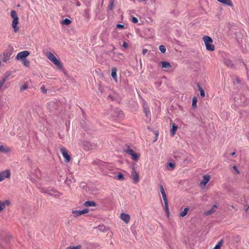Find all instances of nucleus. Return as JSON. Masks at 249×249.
<instances>
[{"instance_id":"aec40b11","label":"nucleus","mask_w":249,"mask_h":249,"mask_svg":"<svg viewBox=\"0 0 249 249\" xmlns=\"http://www.w3.org/2000/svg\"><path fill=\"white\" fill-rule=\"evenodd\" d=\"M84 206L85 207H95L97 206V204L93 201H86L84 203Z\"/></svg>"},{"instance_id":"4c0bfd02","label":"nucleus","mask_w":249,"mask_h":249,"mask_svg":"<svg viewBox=\"0 0 249 249\" xmlns=\"http://www.w3.org/2000/svg\"><path fill=\"white\" fill-rule=\"evenodd\" d=\"M167 167L170 168L171 170H173L175 167V164L173 162H168L167 163Z\"/></svg>"},{"instance_id":"2f4dec72","label":"nucleus","mask_w":249,"mask_h":249,"mask_svg":"<svg viewBox=\"0 0 249 249\" xmlns=\"http://www.w3.org/2000/svg\"><path fill=\"white\" fill-rule=\"evenodd\" d=\"M223 243V240H221L215 246L213 249H220Z\"/></svg>"},{"instance_id":"f3484780","label":"nucleus","mask_w":249,"mask_h":249,"mask_svg":"<svg viewBox=\"0 0 249 249\" xmlns=\"http://www.w3.org/2000/svg\"><path fill=\"white\" fill-rule=\"evenodd\" d=\"M178 128V126L176 125L175 124L173 123L172 124V127L170 129V133L171 136H174L176 134L177 130Z\"/></svg>"},{"instance_id":"c756f323","label":"nucleus","mask_w":249,"mask_h":249,"mask_svg":"<svg viewBox=\"0 0 249 249\" xmlns=\"http://www.w3.org/2000/svg\"><path fill=\"white\" fill-rule=\"evenodd\" d=\"M132 159L133 160L135 161H138L140 158V155L135 152L132 156H131Z\"/></svg>"},{"instance_id":"ea45409f","label":"nucleus","mask_w":249,"mask_h":249,"mask_svg":"<svg viewBox=\"0 0 249 249\" xmlns=\"http://www.w3.org/2000/svg\"><path fill=\"white\" fill-rule=\"evenodd\" d=\"M69 249H81L82 247L80 245L76 246H69L68 247Z\"/></svg>"},{"instance_id":"e2e57ef3","label":"nucleus","mask_w":249,"mask_h":249,"mask_svg":"<svg viewBox=\"0 0 249 249\" xmlns=\"http://www.w3.org/2000/svg\"><path fill=\"white\" fill-rule=\"evenodd\" d=\"M217 207L216 205H214L212 208H213L214 209V208H217Z\"/></svg>"},{"instance_id":"f257e3e1","label":"nucleus","mask_w":249,"mask_h":249,"mask_svg":"<svg viewBox=\"0 0 249 249\" xmlns=\"http://www.w3.org/2000/svg\"><path fill=\"white\" fill-rule=\"evenodd\" d=\"M47 58L51 61L55 65L57 66V68L60 70H63V66L60 61L58 59L54 54L51 52H49L47 54Z\"/></svg>"},{"instance_id":"dca6fc26","label":"nucleus","mask_w":249,"mask_h":249,"mask_svg":"<svg viewBox=\"0 0 249 249\" xmlns=\"http://www.w3.org/2000/svg\"><path fill=\"white\" fill-rule=\"evenodd\" d=\"M218 2L225 5L233 7V5L231 0H217Z\"/></svg>"},{"instance_id":"603ef678","label":"nucleus","mask_w":249,"mask_h":249,"mask_svg":"<svg viewBox=\"0 0 249 249\" xmlns=\"http://www.w3.org/2000/svg\"><path fill=\"white\" fill-rule=\"evenodd\" d=\"M50 191V189H44L42 190V193L48 195L49 191Z\"/></svg>"},{"instance_id":"49530a36","label":"nucleus","mask_w":249,"mask_h":249,"mask_svg":"<svg viewBox=\"0 0 249 249\" xmlns=\"http://www.w3.org/2000/svg\"><path fill=\"white\" fill-rule=\"evenodd\" d=\"M5 208L3 203L0 200V212L2 211Z\"/></svg>"},{"instance_id":"052dcab7","label":"nucleus","mask_w":249,"mask_h":249,"mask_svg":"<svg viewBox=\"0 0 249 249\" xmlns=\"http://www.w3.org/2000/svg\"><path fill=\"white\" fill-rule=\"evenodd\" d=\"M236 153L235 152H233L231 153V155L232 156H233L235 155Z\"/></svg>"},{"instance_id":"680f3d73","label":"nucleus","mask_w":249,"mask_h":249,"mask_svg":"<svg viewBox=\"0 0 249 249\" xmlns=\"http://www.w3.org/2000/svg\"><path fill=\"white\" fill-rule=\"evenodd\" d=\"M236 80L237 83H240V80L238 78H236Z\"/></svg>"},{"instance_id":"79ce46f5","label":"nucleus","mask_w":249,"mask_h":249,"mask_svg":"<svg viewBox=\"0 0 249 249\" xmlns=\"http://www.w3.org/2000/svg\"><path fill=\"white\" fill-rule=\"evenodd\" d=\"M40 90L43 93L46 94L47 93V89H45V86L42 85L40 88Z\"/></svg>"},{"instance_id":"2eb2a0df","label":"nucleus","mask_w":249,"mask_h":249,"mask_svg":"<svg viewBox=\"0 0 249 249\" xmlns=\"http://www.w3.org/2000/svg\"><path fill=\"white\" fill-rule=\"evenodd\" d=\"M210 176L209 175H204L203 177V179L200 182V184L206 185L209 181Z\"/></svg>"},{"instance_id":"13d9d810","label":"nucleus","mask_w":249,"mask_h":249,"mask_svg":"<svg viewBox=\"0 0 249 249\" xmlns=\"http://www.w3.org/2000/svg\"><path fill=\"white\" fill-rule=\"evenodd\" d=\"M76 5H77V6H80V5H81V4H80V2H79V1H77L76 2Z\"/></svg>"},{"instance_id":"5fc2aeb1","label":"nucleus","mask_w":249,"mask_h":249,"mask_svg":"<svg viewBox=\"0 0 249 249\" xmlns=\"http://www.w3.org/2000/svg\"><path fill=\"white\" fill-rule=\"evenodd\" d=\"M65 182L66 184H67L68 185H69L70 183H71V180L70 179L67 178L65 180Z\"/></svg>"},{"instance_id":"6ab92c4d","label":"nucleus","mask_w":249,"mask_h":249,"mask_svg":"<svg viewBox=\"0 0 249 249\" xmlns=\"http://www.w3.org/2000/svg\"><path fill=\"white\" fill-rule=\"evenodd\" d=\"M0 174L2 176L3 178L4 179L5 178H9L10 176V171L9 170H6L0 173Z\"/></svg>"},{"instance_id":"1a4fd4ad","label":"nucleus","mask_w":249,"mask_h":249,"mask_svg":"<svg viewBox=\"0 0 249 249\" xmlns=\"http://www.w3.org/2000/svg\"><path fill=\"white\" fill-rule=\"evenodd\" d=\"M89 210L88 209H84L82 210H73L72 213L73 214L74 217H77L81 215L89 213Z\"/></svg>"},{"instance_id":"9d476101","label":"nucleus","mask_w":249,"mask_h":249,"mask_svg":"<svg viewBox=\"0 0 249 249\" xmlns=\"http://www.w3.org/2000/svg\"><path fill=\"white\" fill-rule=\"evenodd\" d=\"M223 62L228 67L231 69H233L234 68V64L232 62V61L229 58L224 57L223 59Z\"/></svg>"},{"instance_id":"a878e982","label":"nucleus","mask_w":249,"mask_h":249,"mask_svg":"<svg viewBox=\"0 0 249 249\" xmlns=\"http://www.w3.org/2000/svg\"><path fill=\"white\" fill-rule=\"evenodd\" d=\"M164 203V210H165V213H166L167 217H169V214H170V212H169V209L168 208V202H166V203Z\"/></svg>"},{"instance_id":"9b49d317","label":"nucleus","mask_w":249,"mask_h":249,"mask_svg":"<svg viewBox=\"0 0 249 249\" xmlns=\"http://www.w3.org/2000/svg\"><path fill=\"white\" fill-rule=\"evenodd\" d=\"M114 113L115 117H116L117 119H121L124 117L123 111L119 108H116L114 109Z\"/></svg>"},{"instance_id":"a18cd8bd","label":"nucleus","mask_w":249,"mask_h":249,"mask_svg":"<svg viewBox=\"0 0 249 249\" xmlns=\"http://www.w3.org/2000/svg\"><path fill=\"white\" fill-rule=\"evenodd\" d=\"M144 111L146 116L147 117L148 115V114L150 113V111H149V109L147 107H144Z\"/></svg>"},{"instance_id":"09e8293b","label":"nucleus","mask_w":249,"mask_h":249,"mask_svg":"<svg viewBox=\"0 0 249 249\" xmlns=\"http://www.w3.org/2000/svg\"><path fill=\"white\" fill-rule=\"evenodd\" d=\"M160 193H161V194H164V193H165V191H164L163 187V186L161 184L160 185Z\"/></svg>"},{"instance_id":"ddd939ff","label":"nucleus","mask_w":249,"mask_h":249,"mask_svg":"<svg viewBox=\"0 0 249 249\" xmlns=\"http://www.w3.org/2000/svg\"><path fill=\"white\" fill-rule=\"evenodd\" d=\"M117 68L116 67H113L111 69V75L113 79L116 82H117V81H118V78H117Z\"/></svg>"},{"instance_id":"69168bd1","label":"nucleus","mask_w":249,"mask_h":249,"mask_svg":"<svg viewBox=\"0 0 249 249\" xmlns=\"http://www.w3.org/2000/svg\"><path fill=\"white\" fill-rule=\"evenodd\" d=\"M20 6V4H18V6H18V7H19Z\"/></svg>"},{"instance_id":"f8f14e48","label":"nucleus","mask_w":249,"mask_h":249,"mask_svg":"<svg viewBox=\"0 0 249 249\" xmlns=\"http://www.w3.org/2000/svg\"><path fill=\"white\" fill-rule=\"evenodd\" d=\"M62 194L58 192L57 190L54 189H51L49 192L48 195L50 196H53L55 197H58L59 196Z\"/></svg>"},{"instance_id":"8fccbe9b","label":"nucleus","mask_w":249,"mask_h":249,"mask_svg":"<svg viewBox=\"0 0 249 249\" xmlns=\"http://www.w3.org/2000/svg\"><path fill=\"white\" fill-rule=\"evenodd\" d=\"M161 83V81H157L154 83L155 85L157 88H159L160 86Z\"/></svg>"},{"instance_id":"6e6552de","label":"nucleus","mask_w":249,"mask_h":249,"mask_svg":"<svg viewBox=\"0 0 249 249\" xmlns=\"http://www.w3.org/2000/svg\"><path fill=\"white\" fill-rule=\"evenodd\" d=\"M132 171L131 172V177L133 180L134 183H137L139 181V175L138 173L135 171L134 167L133 166L131 167Z\"/></svg>"},{"instance_id":"864d4df0","label":"nucleus","mask_w":249,"mask_h":249,"mask_svg":"<svg viewBox=\"0 0 249 249\" xmlns=\"http://www.w3.org/2000/svg\"><path fill=\"white\" fill-rule=\"evenodd\" d=\"M233 168V169L234 170V171L237 173V174H239V171L237 167L235 165H234L232 167Z\"/></svg>"},{"instance_id":"4468645a","label":"nucleus","mask_w":249,"mask_h":249,"mask_svg":"<svg viewBox=\"0 0 249 249\" xmlns=\"http://www.w3.org/2000/svg\"><path fill=\"white\" fill-rule=\"evenodd\" d=\"M121 218L126 223H127L130 220L129 215L125 213H122L121 214Z\"/></svg>"},{"instance_id":"0eeeda50","label":"nucleus","mask_w":249,"mask_h":249,"mask_svg":"<svg viewBox=\"0 0 249 249\" xmlns=\"http://www.w3.org/2000/svg\"><path fill=\"white\" fill-rule=\"evenodd\" d=\"M30 54V53L28 51H23L18 53L16 56L17 60H23L26 59V57Z\"/></svg>"},{"instance_id":"6e6d98bb","label":"nucleus","mask_w":249,"mask_h":249,"mask_svg":"<svg viewBox=\"0 0 249 249\" xmlns=\"http://www.w3.org/2000/svg\"><path fill=\"white\" fill-rule=\"evenodd\" d=\"M148 50L146 49H142V54L145 55L147 53Z\"/></svg>"},{"instance_id":"a19ab883","label":"nucleus","mask_w":249,"mask_h":249,"mask_svg":"<svg viewBox=\"0 0 249 249\" xmlns=\"http://www.w3.org/2000/svg\"><path fill=\"white\" fill-rule=\"evenodd\" d=\"M161 195H162V196L163 198L164 203L168 202V199H167V197L166 193H165L164 194H161Z\"/></svg>"},{"instance_id":"a211bd4d","label":"nucleus","mask_w":249,"mask_h":249,"mask_svg":"<svg viewBox=\"0 0 249 249\" xmlns=\"http://www.w3.org/2000/svg\"><path fill=\"white\" fill-rule=\"evenodd\" d=\"M118 96L117 93H114L113 94L108 95L107 98L112 101H117L118 99Z\"/></svg>"},{"instance_id":"b1692460","label":"nucleus","mask_w":249,"mask_h":249,"mask_svg":"<svg viewBox=\"0 0 249 249\" xmlns=\"http://www.w3.org/2000/svg\"><path fill=\"white\" fill-rule=\"evenodd\" d=\"M124 151L126 153L131 156H132L134 153H135V152L132 149H131L128 145H127L126 148L124 150Z\"/></svg>"},{"instance_id":"7ed1b4c3","label":"nucleus","mask_w":249,"mask_h":249,"mask_svg":"<svg viewBox=\"0 0 249 249\" xmlns=\"http://www.w3.org/2000/svg\"><path fill=\"white\" fill-rule=\"evenodd\" d=\"M11 17L13 19L12 24V27L14 29V32L17 33L19 30V27L18 26V24L19 23V18L15 10L11 11Z\"/></svg>"},{"instance_id":"4d7b16f0","label":"nucleus","mask_w":249,"mask_h":249,"mask_svg":"<svg viewBox=\"0 0 249 249\" xmlns=\"http://www.w3.org/2000/svg\"><path fill=\"white\" fill-rule=\"evenodd\" d=\"M243 65H244V66L246 67V70H247V74L248 75L249 72V71L248 69L247 68V66H246V65L245 64V63H244V62H243Z\"/></svg>"},{"instance_id":"473e14b6","label":"nucleus","mask_w":249,"mask_h":249,"mask_svg":"<svg viewBox=\"0 0 249 249\" xmlns=\"http://www.w3.org/2000/svg\"><path fill=\"white\" fill-rule=\"evenodd\" d=\"M240 238L238 235H234L232 236V241L235 243H238L240 241Z\"/></svg>"},{"instance_id":"bb28decb","label":"nucleus","mask_w":249,"mask_h":249,"mask_svg":"<svg viewBox=\"0 0 249 249\" xmlns=\"http://www.w3.org/2000/svg\"><path fill=\"white\" fill-rule=\"evenodd\" d=\"M71 21L69 18H66L62 20L61 23L63 25H68L71 24Z\"/></svg>"},{"instance_id":"412c9836","label":"nucleus","mask_w":249,"mask_h":249,"mask_svg":"<svg viewBox=\"0 0 249 249\" xmlns=\"http://www.w3.org/2000/svg\"><path fill=\"white\" fill-rule=\"evenodd\" d=\"M161 64L162 68L170 69L172 67V66L170 64V63L167 61H161Z\"/></svg>"},{"instance_id":"423d86ee","label":"nucleus","mask_w":249,"mask_h":249,"mask_svg":"<svg viewBox=\"0 0 249 249\" xmlns=\"http://www.w3.org/2000/svg\"><path fill=\"white\" fill-rule=\"evenodd\" d=\"M60 151L61 154H62L63 158L65 159V162H70L71 158L70 155L68 154V151L66 149V148H65L63 146L61 147L60 148Z\"/></svg>"},{"instance_id":"f704fd0d","label":"nucleus","mask_w":249,"mask_h":249,"mask_svg":"<svg viewBox=\"0 0 249 249\" xmlns=\"http://www.w3.org/2000/svg\"><path fill=\"white\" fill-rule=\"evenodd\" d=\"M196 103H197V99L196 97H194L192 100V107L195 108L196 107Z\"/></svg>"},{"instance_id":"c9c22d12","label":"nucleus","mask_w":249,"mask_h":249,"mask_svg":"<svg viewBox=\"0 0 249 249\" xmlns=\"http://www.w3.org/2000/svg\"><path fill=\"white\" fill-rule=\"evenodd\" d=\"M159 50L161 52V53H165L166 52V48L164 45H161L159 47Z\"/></svg>"},{"instance_id":"338daca9","label":"nucleus","mask_w":249,"mask_h":249,"mask_svg":"<svg viewBox=\"0 0 249 249\" xmlns=\"http://www.w3.org/2000/svg\"><path fill=\"white\" fill-rule=\"evenodd\" d=\"M249 208V206H248V208L246 209V211H247Z\"/></svg>"},{"instance_id":"774afa93","label":"nucleus","mask_w":249,"mask_h":249,"mask_svg":"<svg viewBox=\"0 0 249 249\" xmlns=\"http://www.w3.org/2000/svg\"><path fill=\"white\" fill-rule=\"evenodd\" d=\"M65 249H69L68 247H67Z\"/></svg>"},{"instance_id":"393cba45","label":"nucleus","mask_w":249,"mask_h":249,"mask_svg":"<svg viewBox=\"0 0 249 249\" xmlns=\"http://www.w3.org/2000/svg\"><path fill=\"white\" fill-rule=\"evenodd\" d=\"M197 87L198 88V89L199 91H200V94L201 97H204L205 96V91L202 89V88L201 87V86L199 85V84H197Z\"/></svg>"},{"instance_id":"20e7f679","label":"nucleus","mask_w":249,"mask_h":249,"mask_svg":"<svg viewBox=\"0 0 249 249\" xmlns=\"http://www.w3.org/2000/svg\"><path fill=\"white\" fill-rule=\"evenodd\" d=\"M14 49L11 45H8L7 49L3 53L2 61L4 62H7L10 58L11 55L13 53Z\"/></svg>"},{"instance_id":"39448f33","label":"nucleus","mask_w":249,"mask_h":249,"mask_svg":"<svg viewBox=\"0 0 249 249\" xmlns=\"http://www.w3.org/2000/svg\"><path fill=\"white\" fill-rule=\"evenodd\" d=\"M83 148L86 151H89L96 149L97 147V144L95 142H91L89 141H85L83 142Z\"/></svg>"},{"instance_id":"5701e85b","label":"nucleus","mask_w":249,"mask_h":249,"mask_svg":"<svg viewBox=\"0 0 249 249\" xmlns=\"http://www.w3.org/2000/svg\"><path fill=\"white\" fill-rule=\"evenodd\" d=\"M124 151L126 153L131 156H132L134 153H135V152L132 149H131L128 145H127L126 148L124 150Z\"/></svg>"},{"instance_id":"3c124183","label":"nucleus","mask_w":249,"mask_h":249,"mask_svg":"<svg viewBox=\"0 0 249 249\" xmlns=\"http://www.w3.org/2000/svg\"><path fill=\"white\" fill-rule=\"evenodd\" d=\"M128 47V44L127 43V42L125 41H124L123 42V47L124 48V49H127Z\"/></svg>"},{"instance_id":"72a5a7b5","label":"nucleus","mask_w":249,"mask_h":249,"mask_svg":"<svg viewBox=\"0 0 249 249\" xmlns=\"http://www.w3.org/2000/svg\"><path fill=\"white\" fill-rule=\"evenodd\" d=\"M114 1V0H110L109 5L108 6V9L110 11L112 10L113 9Z\"/></svg>"},{"instance_id":"c85d7f7f","label":"nucleus","mask_w":249,"mask_h":249,"mask_svg":"<svg viewBox=\"0 0 249 249\" xmlns=\"http://www.w3.org/2000/svg\"><path fill=\"white\" fill-rule=\"evenodd\" d=\"M188 211H189V208H184V210L180 213V214H179L180 216L181 217L185 216L187 214Z\"/></svg>"},{"instance_id":"4be33fe9","label":"nucleus","mask_w":249,"mask_h":249,"mask_svg":"<svg viewBox=\"0 0 249 249\" xmlns=\"http://www.w3.org/2000/svg\"><path fill=\"white\" fill-rule=\"evenodd\" d=\"M10 148L8 147H4L2 145H0V152L7 153L10 152Z\"/></svg>"},{"instance_id":"c03bdc74","label":"nucleus","mask_w":249,"mask_h":249,"mask_svg":"<svg viewBox=\"0 0 249 249\" xmlns=\"http://www.w3.org/2000/svg\"><path fill=\"white\" fill-rule=\"evenodd\" d=\"M2 203H3L4 207L5 206H9L10 204V201L9 200H6L4 201H2Z\"/></svg>"},{"instance_id":"bf43d9fd","label":"nucleus","mask_w":249,"mask_h":249,"mask_svg":"<svg viewBox=\"0 0 249 249\" xmlns=\"http://www.w3.org/2000/svg\"><path fill=\"white\" fill-rule=\"evenodd\" d=\"M3 180H4V179L3 178L2 176H1V175L0 174V182L2 181Z\"/></svg>"},{"instance_id":"58836bf2","label":"nucleus","mask_w":249,"mask_h":249,"mask_svg":"<svg viewBox=\"0 0 249 249\" xmlns=\"http://www.w3.org/2000/svg\"><path fill=\"white\" fill-rule=\"evenodd\" d=\"M28 89V85L27 83H24L23 85L21 86L20 87V90L21 91H23Z\"/></svg>"},{"instance_id":"f03ea898","label":"nucleus","mask_w":249,"mask_h":249,"mask_svg":"<svg viewBox=\"0 0 249 249\" xmlns=\"http://www.w3.org/2000/svg\"><path fill=\"white\" fill-rule=\"evenodd\" d=\"M203 40L204 42L206 49L207 51L211 52L214 51L215 47L212 43L213 39L210 36L206 35L204 36L203 37Z\"/></svg>"},{"instance_id":"cd10ccee","label":"nucleus","mask_w":249,"mask_h":249,"mask_svg":"<svg viewBox=\"0 0 249 249\" xmlns=\"http://www.w3.org/2000/svg\"><path fill=\"white\" fill-rule=\"evenodd\" d=\"M215 210L213 208H211L209 210L205 212V214L206 215H209L213 214L215 212Z\"/></svg>"},{"instance_id":"7c9ffc66","label":"nucleus","mask_w":249,"mask_h":249,"mask_svg":"<svg viewBox=\"0 0 249 249\" xmlns=\"http://www.w3.org/2000/svg\"><path fill=\"white\" fill-rule=\"evenodd\" d=\"M117 179L119 180H123L124 179V177L123 174L119 172L117 175Z\"/></svg>"},{"instance_id":"de8ad7c7","label":"nucleus","mask_w":249,"mask_h":249,"mask_svg":"<svg viewBox=\"0 0 249 249\" xmlns=\"http://www.w3.org/2000/svg\"><path fill=\"white\" fill-rule=\"evenodd\" d=\"M124 25L123 24H118L116 25V28L118 29H124Z\"/></svg>"},{"instance_id":"e433bc0d","label":"nucleus","mask_w":249,"mask_h":249,"mask_svg":"<svg viewBox=\"0 0 249 249\" xmlns=\"http://www.w3.org/2000/svg\"><path fill=\"white\" fill-rule=\"evenodd\" d=\"M24 65L27 67H29L30 66V61L28 60L27 59H25L23 60H21Z\"/></svg>"},{"instance_id":"0e129e2a","label":"nucleus","mask_w":249,"mask_h":249,"mask_svg":"<svg viewBox=\"0 0 249 249\" xmlns=\"http://www.w3.org/2000/svg\"><path fill=\"white\" fill-rule=\"evenodd\" d=\"M99 89L100 90V91H101L102 93L103 92V90H102V89H101V87L99 88Z\"/></svg>"},{"instance_id":"37998d69","label":"nucleus","mask_w":249,"mask_h":249,"mask_svg":"<svg viewBox=\"0 0 249 249\" xmlns=\"http://www.w3.org/2000/svg\"><path fill=\"white\" fill-rule=\"evenodd\" d=\"M131 21L134 23H137L138 22V19L136 17H133L131 19Z\"/></svg>"}]
</instances>
